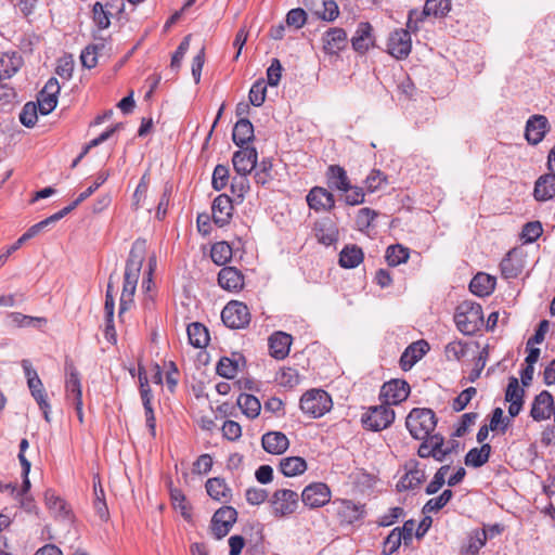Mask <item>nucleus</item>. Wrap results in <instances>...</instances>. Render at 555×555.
<instances>
[{
    "mask_svg": "<svg viewBox=\"0 0 555 555\" xmlns=\"http://www.w3.org/2000/svg\"><path fill=\"white\" fill-rule=\"evenodd\" d=\"M145 254V240H135L131 246L125 267L122 292L118 311V317L120 320H122L124 313L128 311L133 304V296L135 294Z\"/></svg>",
    "mask_w": 555,
    "mask_h": 555,
    "instance_id": "f257e3e1",
    "label": "nucleus"
},
{
    "mask_svg": "<svg viewBox=\"0 0 555 555\" xmlns=\"http://www.w3.org/2000/svg\"><path fill=\"white\" fill-rule=\"evenodd\" d=\"M454 321L459 331L463 334H475L483 325V313L481 306L470 300L461 302L456 308Z\"/></svg>",
    "mask_w": 555,
    "mask_h": 555,
    "instance_id": "f03ea898",
    "label": "nucleus"
},
{
    "mask_svg": "<svg viewBox=\"0 0 555 555\" xmlns=\"http://www.w3.org/2000/svg\"><path fill=\"white\" fill-rule=\"evenodd\" d=\"M437 417L431 409L414 408L405 418V426L410 435L417 440L425 439L434 431Z\"/></svg>",
    "mask_w": 555,
    "mask_h": 555,
    "instance_id": "7ed1b4c3",
    "label": "nucleus"
},
{
    "mask_svg": "<svg viewBox=\"0 0 555 555\" xmlns=\"http://www.w3.org/2000/svg\"><path fill=\"white\" fill-rule=\"evenodd\" d=\"M300 410L304 414L319 418L332 409L331 396L323 389H310L300 398Z\"/></svg>",
    "mask_w": 555,
    "mask_h": 555,
    "instance_id": "20e7f679",
    "label": "nucleus"
},
{
    "mask_svg": "<svg viewBox=\"0 0 555 555\" xmlns=\"http://www.w3.org/2000/svg\"><path fill=\"white\" fill-rule=\"evenodd\" d=\"M396 414L392 408L383 403L371 406L362 415L361 422L365 429L380 431L388 428L395 421Z\"/></svg>",
    "mask_w": 555,
    "mask_h": 555,
    "instance_id": "39448f33",
    "label": "nucleus"
},
{
    "mask_svg": "<svg viewBox=\"0 0 555 555\" xmlns=\"http://www.w3.org/2000/svg\"><path fill=\"white\" fill-rule=\"evenodd\" d=\"M223 324L232 330L245 328L251 320L249 308L244 302L232 300L221 311Z\"/></svg>",
    "mask_w": 555,
    "mask_h": 555,
    "instance_id": "423d86ee",
    "label": "nucleus"
},
{
    "mask_svg": "<svg viewBox=\"0 0 555 555\" xmlns=\"http://www.w3.org/2000/svg\"><path fill=\"white\" fill-rule=\"evenodd\" d=\"M269 503L276 518H284L294 514L299 505V495L291 489H279L273 492Z\"/></svg>",
    "mask_w": 555,
    "mask_h": 555,
    "instance_id": "0eeeda50",
    "label": "nucleus"
},
{
    "mask_svg": "<svg viewBox=\"0 0 555 555\" xmlns=\"http://www.w3.org/2000/svg\"><path fill=\"white\" fill-rule=\"evenodd\" d=\"M410 385L404 379H391L384 383L380 388L379 399L383 403L391 408L405 401L410 395Z\"/></svg>",
    "mask_w": 555,
    "mask_h": 555,
    "instance_id": "6e6552de",
    "label": "nucleus"
},
{
    "mask_svg": "<svg viewBox=\"0 0 555 555\" xmlns=\"http://www.w3.org/2000/svg\"><path fill=\"white\" fill-rule=\"evenodd\" d=\"M300 498L305 506L314 509L328 504L332 492L325 482H312L304 488Z\"/></svg>",
    "mask_w": 555,
    "mask_h": 555,
    "instance_id": "1a4fd4ad",
    "label": "nucleus"
},
{
    "mask_svg": "<svg viewBox=\"0 0 555 555\" xmlns=\"http://www.w3.org/2000/svg\"><path fill=\"white\" fill-rule=\"evenodd\" d=\"M332 507L341 524L352 525L364 518L365 505L347 499L332 501Z\"/></svg>",
    "mask_w": 555,
    "mask_h": 555,
    "instance_id": "9d476101",
    "label": "nucleus"
},
{
    "mask_svg": "<svg viewBox=\"0 0 555 555\" xmlns=\"http://www.w3.org/2000/svg\"><path fill=\"white\" fill-rule=\"evenodd\" d=\"M411 31L398 28L390 33L387 41V52L397 60L406 59L412 50Z\"/></svg>",
    "mask_w": 555,
    "mask_h": 555,
    "instance_id": "9b49d317",
    "label": "nucleus"
},
{
    "mask_svg": "<svg viewBox=\"0 0 555 555\" xmlns=\"http://www.w3.org/2000/svg\"><path fill=\"white\" fill-rule=\"evenodd\" d=\"M237 519V511L232 506H222L215 512L211 518V531L217 540L225 537Z\"/></svg>",
    "mask_w": 555,
    "mask_h": 555,
    "instance_id": "f8f14e48",
    "label": "nucleus"
},
{
    "mask_svg": "<svg viewBox=\"0 0 555 555\" xmlns=\"http://www.w3.org/2000/svg\"><path fill=\"white\" fill-rule=\"evenodd\" d=\"M550 130L551 125L546 116L534 114L526 121L525 138L530 145H538Z\"/></svg>",
    "mask_w": 555,
    "mask_h": 555,
    "instance_id": "ddd939ff",
    "label": "nucleus"
},
{
    "mask_svg": "<svg viewBox=\"0 0 555 555\" xmlns=\"http://www.w3.org/2000/svg\"><path fill=\"white\" fill-rule=\"evenodd\" d=\"M65 390L67 401L75 402L82 400V387L80 374L74 364L73 360L66 358L65 360Z\"/></svg>",
    "mask_w": 555,
    "mask_h": 555,
    "instance_id": "4468645a",
    "label": "nucleus"
},
{
    "mask_svg": "<svg viewBox=\"0 0 555 555\" xmlns=\"http://www.w3.org/2000/svg\"><path fill=\"white\" fill-rule=\"evenodd\" d=\"M211 211L216 225L222 228L229 224L234 212L232 198L227 194L218 195L212 202Z\"/></svg>",
    "mask_w": 555,
    "mask_h": 555,
    "instance_id": "2eb2a0df",
    "label": "nucleus"
},
{
    "mask_svg": "<svg viewBox=\"0 0 555 555\" xmlns=\"http://www.w3.org/2000/svg\"><path fill=\"white\" fill-rule=\"evenodd\" d=\"M323 50L326 54L338 55L347 48L348 37L344 28L332 27L322 36Z\"/></svg>",
    "mask_w": 555,
    "mask_h": 555,
    "instance_id": "dca6fc26",
    "label": "nucleus"
},
{
    "mask_svg": "<svg viewBox=\"0 0 555 555\" xmlns=\"http://www.w3.org/2000/svg\"><path fill=\"white\" fill-rule=\"evenodd\" d=\"M554 408L552 393L547 390H543L534 397L530 410V416L537 422L547 420L551 414L554 413Z\"/></svg>",
    "mask_w": 555,
    "mask_h": 555,
    "instance_id": "f3484780",
    "label": "nucleus"
},
{
    "mask_svg": "<svg viewBox=\"0 0 555 555\" xmlns=\"http://www.w3.org/2000/svg\"><path fill=\"white\" fill-rule=\"evenodd\" d=\"M258 153L255 147H242L232 157L236 173H250L257 167Z\"/></svg>",
    "mask_w": 555,
    "mask_h": 555,
    "instance_id": "a211bd4d",
    "label": "nucleus"
},
{
    "mask_svg": "<svg viewBox=\"0 0 555 555\" xmlns=\"http://www.w3.org/2000/svg\"><path fill=\"white\" fill-rule=\"evenodd\" d=\"M352 49L359 54H364L374 46L373 27L369 22L358 24L351 40Z\"/></svg>",
    "mask_w": 555,
    "mask_h": 555,
    "instance_id": "6ab92c4d",
    "label": "nucleus"
},
{
    "mask_svg": "<svg viewBox=\"0 0 555 555\" xmlns=\"http://www.w3.org/2000/svg\"><path fill=\"white\" fill-rule=\"evenodd\" d=\"M309 207L315 211H330L335 207L334 195L324 188L314 186L307 195Z\"/></svg>",
    "mask_w": 555,
    "mask_h": 555,
    "instance_id": "aec40b11",
    "label": "nucleus"
},
{
    "mask_svg": "<svg viewBox=\"0 0 555 555\" xmlns=\"http://www.w3.org/2000/svg\"><path fill=\"white\" fill-rule=\"evenodd\" d=\"M268 343L270 356L276 360H283L289 353L293 337L285 332L278 331L270 335Z\"/></svg>",
    "mask_w": 555,
    "mask_h": 555,
    "instance_id": "412c9836",
    "label": "nucleus"
},
{
    "mask_svg": "<svg viewBox=\"0 0 555 555\" xmlns=\"http://www.w3.org/2000/svg\"><path fill=\"white\" fill-rule=\"evenodd\" d=\"M429 350V345L426 340H417L409 345L400 357V366L403 371H409L413 365L421 360Z\"/></svg>",
    "mask_w": 555,
    "mask_h": 555,
    "instance_id": "4be33fe9",
    "label": "nucleus"
},
{
    "mask_svg": "<svg viewBox=\"0 0 555 555\" xmlns=\"http://www.w3.org/2000/svg\"><path fill=\"white\" fill-rule=\"evenodd\" d=\"M218 284L223 289L238 292L244 287V275L235 267H223L218 273Z\"/></svg>",
    "mask_w": 555,
    "mask_h": 555,
    "instance_id": "5701e85b",
    "label": "nucleus"
},
{
    "mask_svg": "<svg viewBox=\"0 0 555 555\" xmlns=\"http://www.w3.org/2000/svg\"><path fill=\"white\" fill-rule=\"evenodd\" d=\"M555 196V171L542 175L534 183L533 197L538 202H546Z\"/></svg>",
    "mask_w": 555,
    "mask_h": 555,
    "instance_id": "b1692460",
    "label": "nucleus"
},
{
    "mask_svg": "<svg viewBox=\"0 0 555 555\" xmlns=\"http://www.w3.org/2000/svg\"><path fill=\"white\" fill-rule=\"evenodd\" d=\"M261 444L268 453L280 455L288 449L289 440L281 431H269L262 436Z\"/></svg>",
    "mask_w": 555,
    "mask_h": 555,
    "instance_id": "393cba45",
    "label": "nucleus"
},
{
    "mask_svg": "<svg viewBox=\"0 0 555 555\" xmlns=\"http://www.w3.org/2000/svg\"><path fill=\"white\" fill-rule=\"evenodd\" d=\"M327 185L330 189L348 192L351 183L347 171L339 165H331L326 171Z\"/></svg>",
    "mask_w": 555,
    "mask_h": 555,
    "instance_id": "a878e982",
    "label": "nucleus"
},
{
    "mask_svg": "<svg viewBox=\"0 0 555 555\" xmlns=\"http://www.w3.org/2000/svg\"><path fill=\"white\" fill-rule=\"evenodd\" d=\"M205 488L207 494L215 501L228 503L232 498V490L223 478H209L205 483Z\"/></svg>",
    "mask_w": 555,
    "mask_h": 555,
    "instance_id": "bb28decb",
    "label": "nucleus"
},
{
    "mask_svg": "<svg viewBox=\"0 0 555 555\" xmlns=\"http://www.w3.org/2000/svg\"><path fill=\"white\" fill-rule=\"evenodd\" d=\"M496 280L485 272L477 273L469 283V291L479 297L491 295L495 289Z\"/></svg>",
    "mask_w": 555,
    "mask_h": 555,
    "instance_id": "cd10ccee",
    "label": "nucleus"
},
{
    "mask_svg": "<svg viewBox=\"0 0 555 555\" xmlns=\"http://www.w3.org/2000/svg\"><path fill=\"white\" fill-rule=\"evenodd\" d=\"M44 502L48 509L53 514L55 518L70 519L72 513L69 506L65 500L56 495L53 490L48 489L44 492Z\"/></svg>",
    "mask_w": 555,
    "mask_h": 555,
    "instance_id": "c85d7f7f",
    "label": "nucleus"
},
{
    "mask_svg": "<svg viewBox=\"0 0 555 555\" xmlns=\"http://www.w3.org/2000/svg\"><path fill=\"white\" fill-rule=\"evenodd\" d=\"M255 138L254 126L248 118H240L234 125L232 131L233 142L243 147L248 142H251Z\"/></svg>",
    "mask_w": 555,
    "mask_h": 555,
    "instance_id": "c756f323",
    "label": "nucleus"
},
{
    "mask_svg": "<svg viewBox=\"0 0 555 555\" xmlns=\"http://www.w3.org/2000/svg\"><path fill=\"white\" fill-rule=\"evenodd\" d=\"M23 59L16 52L0 57V81L12 78L22 67Z\"/></svg>",
    "mask_w": 555,
    "mask_h": 555,
    "instance_id": "7c9ffc66",
    "label": "nucleus"
},
{
    "mask_svg": "<svg viewBox=\"0 0 555 555\" xmlns=\"http://www.w3.org/2000/svg\"><path fill=\"white\" fill-rule=\"evenodd\" d=\"M27 385H28L31 396L38 403L40 410L42 411L44 420L48 423H50L51 422V418H50L51 406H50V403L48 402L47 392L44 390L41 379L33 378Z\"/></svg>",
    "mask_w": 555,
    "mask_h": 555,
    "instance_id": "2f4dec72",
    "label": "nucleus"
},
{
    "mask_svg": "<svg viewBox=\"0 0 555 555\" xmlns=\"http://www.w3.org/2000/svg\"><path fill=\"white\" fill-rule=\"evenodd\" d=\"M364 258L361 247L357 245H347L339 254V264L346 269H353L358 267Z\"/></svg>",
    "mask_w": 555,
    "mask_h": 555,
    "instance_id": "473e14b6",
    "label": "nucleus"
},
{
    "mask_svg": "<svg viewBox=\"0 0 555 555\" xmlns=\"http://www.w3.org/2000/svg\"><path fill=\"white\" fill-rule=\"evenodd\" d=\"M307 469V462L300 456H288L280 462V470L286 477L301 475Z\"/></svg>",
    "mask_w": 555,
    "mask_h": 555,
    "instance_id": "72a5a7b5",
    "label": "nucleus"
},
{
    "mask_svg": "<svg viewBox=\"0 0 555 555\" xmlns=\"http://www.w3.org/2000/svg\"><path fill=\"white\" fill-rule=\"evenodd\" d=\"M491 446L483 443L480 448L470 449L465 455V464L475 468L485 465L490 457Z\"/></svg>",
    "mask_w": 555,
    "mask_h": 555,
    "instance_id": "f704fd0d",
    "label": "nucleus"
},
{
    "mask_svg": "<svg viewBox=\"0 0 555 555\" xmlns=\"http://www.w3.org/2000/svg\"><path fill=\"white\" fill-rule=\"evenodd\" d=\"M513 256L514 250H509L500 262L501 274L505 280L516 279L522 271L521 261Z\"/></svg>",
    "mask_w": 555,
    "mask_h": 555,
    "instance_id": "c9c22d12",
    "label": "nucleus"
},
{
    "mask_svg": "<svg viewBox=\"0 0 555 555\" xmlns=\"http://www.w3.org/2000/svg\"><path fill=\"white\" fill-rule=\"evenodd\" d=\"M190 344L195 348H204L209 343L208 330L202 323L195 322L188 326Z\"/></svg>",
    "mask_w": 555,
    "mask_h": 555,
    "instance_id": "e433bc0d",
    "label": "nucleus"
},
{
    "mask_svg": "<svg viewBox=\"0 0 555 555\" xmlns=\"http://www.w3.org/2000/svg\"><path fill=\"white\" fill-rule=\"evenodd\" d=\"M242 412L249 418H256L261 410V403L257 397L248 393H241L236 400Z\"/></svg>",
    "mask_w": 555,
    "mask_h": 555,
    "instance_id": "4c0bfd02",
    "label": "nucleus"
},
{
    "mask_svg": "<svg viewBox=\"0 0 555 555\" xmlns=\"http://www.w3.org/2000/svg\"><path fill=\"white\" fill-rule=\"evenodd\" d=\"M426 479L425 472L418 468H414L405 473L399 480L397 488L399 491L413 490L422 485Z\"/></svg>",
    "mask_w": 555,
    "mask_h": 555,
    "instance_id": "58836bf2",
    "label": "nucleus"
},
{
    "mask_svg": "<svg viewBox=\"0 0 555 555\" xmlns=\"http://www.w3.org/2000/svg\"><path fill=\"white\" fill-rule=\"evenodd\" d=\"M94 502L93 506L101 519L108 518V508L105 501V493L99 476L93 478Z\"/></svg>",
    "mask_w": 555,
    "mask_h": 555,
    "instance_id": "ea45409f",
    "label": "nucleus"
},
{
    "mask_svg": "<svg viewBox=\"0 0 555 555\" xmlns=\"http://www.w3.org/2000/svg\"><path fill=\"white\" fill-rule=\"evenodd\" d=\"M410 249L400 244L390 245L386 249L385 259L390 267H397L408 261Z\"/></svg>",
    "mask_w": 555,
    "mask_h": 555,
    "instance_id": "a19ab883",
    "label": "nucleus"
},
{
    "mask_svg": "<svg viewBox=\"0 0 555 555\" xmlns=\"http://www.w3.org/2000/svg\"><path fill=\"white\" fill-rule=\"evenodd\" d=\"M210 257L216 264L223 266L232 258V247L227 242H217L211 246Z\"/></svg>",
    "mask_w": 555,
    "mask_h": 555,
    "instance_id": "79ce46f5",
    "label": "nucleus"
},
{
    "mask_svg": "<svg viewBox=\"0 0 555 555\" xmlns=\"http://www.w3.org/2000/svg\"><path fill=\"white\" fill-rule=\"evenodd\" d=\"M452 498L453 491L450 489H446L439 496L428 500L423 507V512L438 513L451 501Z\"/></svg>",
    "mask_w": 555,
    "mask_h": 555,
    "instance_id": "37998d69",
    "label": "nucleus"
},
{
    "mask_svg": "<svg viewBox=\"0 0 555 555\" xmlns=\"http://www.w3.org/2000/svg\"><path fill=\"white\" fill-rule=\"evenodd\" d=\"M426 13L430 16L435 17H443L451 10V1L450 0H426L425 5L423 8Z\"/></svg>",
    "mask_w": 555,
    "mask_h": 555,
    "instance_id": "c03bdc74",
    "label": "nucleus"
},
{
    "mask_svg": "<svg viewBox=\"0 0 555 555\" xmlns=\"http://www.w3.org/2000/svg\"><path fill=\"white\" fill-rule=\"evenodd\" d=\"M267 95V83L264 79L256 80L248 93V99L251 105L259 107L263 104Z\"/></svg>",
    "mask_w": 555,
    "mask_h": 555,
    "instance_id": "a18cd8bd",
    "label": "nucleus"
},
{
    "mask_svg": "<svg viewBox=\"0 0 555 555\" xmlns=\"http://www.w3.org/2000/svg\"><path fill=\"white\" fill-rule=\"evenodd\" d=\"M10 317L18 327H41L48 322L46 318L25 315L21 312H12Z\"/></svg>",
    "mask_w": 555,
    "mask_h": 555,
    "instance_id": "49530a36",
    "label": "nucleus"
},
{
    "mask_svg": "<svg viewBox=\"0 0 555 555\" xmlns=\"http://www.w3.org/2000/svg\"><path fill=\"white\" fill-rule=\"evenodd\" d=\"M249 173H236L231 181V192L235 195L240 202L245 197V194L249 191V181L247 176Z\"/></svg>",
    "mask_w": 555,
    "mask_h": 555,
    "instance_id": "de8ad7c7",
    "label": "nucleus"
},
{
    "mask_svg": "<svg viewBox=\"0 0 555 555\" xmlns=\"http://www.w3.org/2000/svg\"><path fill=\"white\" fill-rule=\"evenodd\" d=\"M38 107L34 102H27L20 114V121L27 128H33L38 120Z\"/></svg>",
    "mask_w": 555,
    "mask_h": 555,
    "instance_id": "09e8293b",
    "label": "nucleus"
},
{
    "mask_svg": "<svg viewBox=\"0 0 555 555\" xmlns=\"http://www.w3.org/2000/svg\"><path fill=\"white\" fill-rule=\"evenodd\" d=\"M113 14L103 8L102 2L96 1L92 7V20L99 29H106L111 25V17Z\"/></svg>",
    "mask_w": 555,
    "mask_h": 555,
    "instance_id": "8fccbe9b",
    "label": "nucleus"
},
{
    "mask_svg": "<svg viewBox=\"0 0 555 555\" xmlns=\"http://www.w3.org/2000/svg\"><path fill=\"white\" fill-rule=\"evenodd\" d=\"M450 470V465H443L435 473L431 481L426 486L425 492L428 495L437 493L446 483V475Z\"/></svg>",
    "mask_w": 555,
    "mask_h": 555,
    "instance_id": "3c124183",
    "label": "nucleus"
},
{
    "mask_svg": "<svg viewBox=\"0 0 555 555\" xmlns=\"http://www.w3.org/2000/svg\"><path fill=\"white\" fill-rule=\"evenodd\" d=\"M402 537L400 535V527H397L390 531L383 543V554L391 555L397 552L401 545Z\"/></svg>",
    "mask_w": 555,
    "mask_h": 555,
    "instance_id": "603ef678",
    "label": "nucleus"
},
{
    "mask_svg": "<svg viewBox=\"0 0 555 555\" xmlns=\"http://www.w3.org/2000/svg\"><path fill=\"white\" fill-rule=\"evenodd\" d=\"M488 532L486 530L476 531L469 537L468 544L464 551L465 555H477L480 548L486 544Z\"/></svg>",
    "mask_w": 555,
    "mask_h": 555,
    "instance_id": "864d4df0",
    "label": "nucleus"
},
{
    "mask_svg": "<svg viewBox=\"0 0 555 555\" xmlns=\"http://www.w3.org/2000/svg\"><path fill=\"white\" fill-rule=\"evenodd\" d=\"M237 370V362L228 357L221 358L216 367L217 374L228 379L234 378Z\"/></svg>",
    "mask_w": 555,
    "mask_h": 555,
    "instance_id": "5fc2aeb1",
    "label": "nucleus"
},
{
    "mask_svg": "<svg viewBox=\"0 0 555 555\" xmlns=\"http://www.w3.org/2000/svg\"><path fill=\"white\" fill-rule=\"evenodd\" d=\"M477 395L475 387H468L461 391L456 398L453 399L451 406L454 412L463 411Z\"/></svg>",
    "mask_w": 555,
    "mask_h": 555,
    "instance_id": "6e6d98bb",
    "label": "nucleus"
},
{
    "mask_svg": "<svg viewBox=\"0 0 555 555\" xmlns=\"http://www.w3.org/2000/svg\"><path fill=\"white\" fill-rule=\"evenodd\" d=\"M524 397L525 390L519 386L518 379L515 376H511L505 391V400L507 402H524Z\"/></svg>",
    "mask_w": 555,
    "mask_h": 555,
    "instance_id": "4d7b16f0",
    "label": "nucleus"
},
{
    "mask_svg": "<svg viewBox=\"0 0 555 555\" xmlns=\"http://www.w3.org/2000/svg\"><path fill=\"white\" fill-rule=\"evenodd\" d=\"M229 181V168L224 165H217L212 172L211 185L216 191L223 190Z\"/></svg>",
    "mask_w": 555,
    "mask_h": 555,
    "instance_id": "13d9d810",
    "label": "nucleus"
},
{
    "mask_svg": "<svg viewBox=\"0 0 555 555\" xmlns=\"http://www.w3.org/2000/svg\"><path fill=\"white\" fill-rule=\"evenodd\" d=\"M543 233L542 224L540 221L527 222L521 231V238L525 243L535 242Z\"/></svg>",
    "mask_w": 555,
    "mask_h": 555,
    "instance_id": "bf43d9fd",
    "label": "nucleus"
},
{
    "mask_svg": "<svg viewBox=\"0 0 555 555\" xmlns=\"http://www.w3.org/2000/svg\"><path fill=\"white\" fill-rule=\"evenodd\" d=\"M378 214L369 207L361 208L356 217V224L360 231L367 230Z\"/></svg>",
    "mask_w": 555,
    "mask_h": 555,
    "instance_id": "052dcab7",
    "label": "nucleus"
},
{
    "mask_svg": "<svg viewBox=\"0 0 555 555\" xmlns=\"http://www.w3.org/2000/svg\"><path fill=\"white\" fill-rule=\"evenodd\" d=\"M427 16L429 15L424 9L422 11H418L417 9L410 10L408 13L406 29L412 34H416L421 28V24Z\"/></svg>",
    "mask_w": 555,
    "mask_h": 555,
    "instance_id": "680f3d73",
    "label": "nucleus"
},
{
    "mask_svg": "<svg viewBox=\"0 0 555 555\" xmlns=\"http://www.w3.org/2000/svg\"><path fill=\"white\" fill-rule=\"evenodd\" d=\"M103 48V44L101 46H88L86 47L81 54H80V61L83 67L91 69L96 66L98 64V50Z\"/></svg>",
    "mask_w": 555,
    "mask_h": 555,
    "instance_id": "e2e57ef3",
    "label": "nucleus"
},
{
    "mask_svg": "<svg viewBox=\"0 0 555 555\" xmlns=\"http://www.w3.org/2000/svg\"><path fill=\"white\" fill-rule=\"evenodd\" d=\"M191 37L192 35H186L182 41L180 42V44L178 46L177 50L175 51V53L172 54V57H171V63H170V67L175 70H178L181 66V62L185 55V53L188 52L189 48H190V41H191Z\"/></svg>",
    "mask_w": 555,
    "mask_h": 555,
    "instance_id": "0e129e2a",
    "label": "nucleus"
},
{
    "mask_svg": "<svg viewBox=\"0 0 555 555\" xmlns=\"http://www.w3.org/2000/svg\"><path fill=\"white\" fill-rule=\"evenodd\" d=\"M278 380H279L280 385H282L284 387L293 388L299 384L300 376L296 369L286 367L281 371L280 376L278 377Z\"/></svg>",
    "mask_w": 555,
    "mask_h": 555,
    "instance_id": "69168bd1",
    "label": "nucleus"
},
{
    "mask_svg": "<svg viewBox=\"0 0 555 555\" xmlns=\"http://www.w3.org/2000/svg\"><path fill=\"white\" fill-rule=\"evenodd\" d=\"M477 418H478L477 412L464 413L460 418V422L453 433V436L454 437H463L468 431V428L475 424Z\"/></svg>",
    "mask_w": 555,
    "mask_h": 555,
    "instance_id": "338daca9",
    "label": "nucleus"
},
{
    "mask_svg": "<svg viewBox=\"0 0 555 555\" xmlns=\"http://www.w3.org/2000/svg\"><path fill=\"white\" fill-rule=\"evenodd\" d=\"M307 22V13L301 8L292 9L286 14V24L296 29L304 27Z\"/></svg>",
    "mask_w": 555,
    "mask_h": 555,
    "instance_id": "774afa93",
    "label": "nucleus"
}]
</instances>
